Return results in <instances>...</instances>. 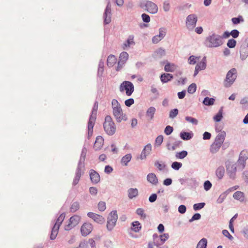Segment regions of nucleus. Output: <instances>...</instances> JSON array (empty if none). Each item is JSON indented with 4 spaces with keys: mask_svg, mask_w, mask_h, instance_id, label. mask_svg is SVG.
Wrapping results in <instances>:
<instances>
[{
    "mask_svg": "<svg viewBox=\"0 0 248 248\" xmlns=\"http://www.w3.org/2000/svg\"><path fill=\"white\" fill-rule=\"evenodd\" d=\"M176 66L174 64L167 63L165 65V70L167 72H172L176 69Z\"/></svg>",
    "mask_w": 248,
    "mask_h": 248,
    "instance_id": "5701e85b",
    "label": "nucleus"
},
{
    "mask_svg": "<svg viewBox=\"0 0 248 248\" xmlns=\"http://www.w3.org/2000/svg\"><path fill=\"white\" fill-rule=\"evenodd\" d=\"M117 62L116 58L113 55H110L107 59V64L108 66H112Z\"/></svg>",
    "mask_w": 248,
    "mask_h": 248,
    "instance_id": "4be33fe9",
    "label": "nucleus"
},
{
    "mask_svg": "<svg viewBox=\"0 0 248 248\" xmlns=\"http://www.w3.org/2000/svg\"><path fill=\"white\" fill-rule=\"evenodd\" d=\"M236 42L234 39H230L227 42V46L230 48L234 47L236 46Z\"/></svg>",
    "mask_w": 248,
    "mask_h": 248,
    "instance_id": "a19ab883",
    "label": "nucleus"
},
{
    "mask_svg": "<svg viewBox=\"0 0 248 248\" xmlns=\"http://www.w3.org/2000/svg\"><path fill=\"white\" fill-rule=\"evenodd\" d=\"M134 103V100L133 98H129L124 101V104L126 106L129 107Z\"/></svg>",
    "mask_w": 248,
    "mask_h": 248,
    "instance_id": "09e8293b",
    "label": "nucleus"
},
{
    "mask_svg": "<svg viewBox=\"0 0 248 248\" xmlns=\"http://www.w3.org/2000/svg\"><path fill=\"white\" fill-rule=\"evenodd\" d=\"M201 218V215L200 214L197 213L193 215L190 221H193L195 220H198Z\"/></svg>",
    "mask_w": 248,
    "mask_h": 248,
    "instance_id": "774afa93",
    "label": "nucleus"
},
{
    "mask_svg": "<svg viewBox=\"0 0 248 248\" xmlns=\"http://www.w3.org/2000/svg\"><path fill=\"white\" fill-rule=\"evenodd\" d=\"M146 10L151 14H155L158 11L157 6L151 1H147L145 4Z\"/></svg>",
    "mask_w": 248,
    "mask_h": 248,
    "instance_id": "9b49d317",
    "label": "nucleus"
},
{
    "mask_svg": "<svg viewBox=\"0 0 248 248\" xmlns=\"http://www.w3.org/2000/svg\"><path fill=\"white\" fill-rule=\"evenodd\" d=\"M80 220V217L77 215H75L70 217L69 223L66 227V229H71L72 228L78 225Z\"/></svg>",
    "mask_w": 248,
    "mask_h": 248,
    "instance_id": "6e6552de",
    "label": "nucleus"
},
{
    "mask_svg": "<svg viewBox=\"0 0 248 248\" xmlns=\"http://www.w3.org/2000/svg\"><path fill=\"white\" fill-rule=\"evenodd\" d=\"M138 194V191L136 188H130L128 190V196L130 199L136 197Z\"/></svg>",
    "mask_w": 248,
    "mask_h": 248,
    "instance_id": "cd10ccee",
    "label": "nucleus"
},
{
    "mask_svg": "<svg viewBox=\"0 0 248 248\" xmlns=\"http://www.w3.org/2000/svg\"><path fill=\"white\" fill-rule=\"evenodd\" d=\"M113 170V169L109 166H106L105 168V172L107 173H110Z\"/></svg>",
    "mask_w": 248,
    "mask_h": 248,
    "instance_id": "338daca9",
    "label": "nucleus"
},
{
    "mask_svg": "<svg viewBox=\"0 0 248 248\" xmlns=\"http://www.w3.org/2000/svg\"><path fill=\"white\" fill-rule=\"evenodd\" d=\"M93 229V226L92 224L85 223L81 226L80 231L82 235L87 236L92 232Z\"/></svg>",
    "mask_w": 248,
    "mask_h": 248,
    "instance_id": "0eeeda50",
    "label": "nucleus"
},
{
    "mask_svg": "<svg viewBox=\"0 0 248 248\" xmlns=\"http://www.w3.org/2000/svg\"><path fill=\"white\" fill-rule=\"evenodd\" d=\"M104 128L106 132L109 135L114 134L116 131L114 123L109 116H107L104 123Z\"/></svg>",
    "mask_w": 248,
    "mask_h": 248,
    "instance_id": "f257e3e1",
    "label": "nucleus"
},
{
    "mask_svg": "<svg viewBox=\"0 0 248 248\" xmlns=\"http://www.w3.org/2000/svg\"><path fill=\"white\" fill-rule=\"evenodd\" d=\"M173 78L172 75L170 74H163L160 77L161 80L163 83H166L170 80Z\"/></svg>",
    "mask_w": 248,
    "mask_h": 248,
    "instance_id": "aec40b11",
    "label": "nucleus"
},
{
    "mask_svg": "<svg viewBox=\"0 0 248 248\" xmlns=\"http://www.w3.org/2000/svg\"><path fill=\"white\" fill-rule=\"evenodd\" d=\"M223 117L222 110H220L218 112L214 117V120L216 122L220 121Z\"/></svg>",
    "mask_w": 248,
    "mask_h": 248,
    "instance_id": "e433bc0d",
    "label": "nucleus"
},
{
    "mask_svg": "<svg viewBox=\"0 0 248 248\" xmlns=\"http://www.w3.org/2000/svg\"><path fill=\"white\" fill-rule=\"evenodd\" d=\"M201 57H196L195 56H191L188 60V62L189 64H195L197 62H199Z\"/></svg>",
    "mask_w": 248,
    "mask_h": 248,
    "instance_id": "bb28decb",
    "label": "nucleus"
},
{
    "mask_svg": "<svg viewBox=\"0 0 248 248\" xmlns=\"http://www.w3.org/2000/svg\"><path fill=\"white\" fill-rule=\"evenodd\" d=\"M155 112V108L154 107H150L148 108L146 112V116L149 119H152Z\"/></svg>",
    "mask_w": 248,
    "mask_h": 248,
    "instance_id": "b1692460",
    "label": "nucleus"
},
{
    "mask_svg": "<svg viewBox=\"0 0 248 248\" xmlns=\"http://www.w3.org/2000/svg\"><path fill=\"white\" fill-rule=\"evenodd\" d=\"M236 70L235 68L231 69L227 74L226 79L224 81L225 87H230L236 78Z\"/></svg>",
    "mask_w": 248,
    "mask_h": 248,
    "instance_id": "7ed1b4c3",
    "label": "nucleus"
},
{
    "mask_svg": "<svg viewBox=\"0 0 248 248\" xmlns=\"http://www.w3.org/2000/svg\"><path fill=\"white\" fill-rule=\"evenodd\" d=\"M224 140V136H219L216 138L215 141L211 146V149L212 151L218 149L221 146V144L223 142Z\"/></svg>",
    "mask_w": 248,
    "mask_h": 248,
    "instance_id": "9d476101",
    "label": "nucleus"
},
{
    "mask_svg": "<svg viewBox=\"0 0 248 248\" xmlns=\"http://www.w3.org/2000/svg\"><path fill=\"white\" fill-rule=\"evenodd\" d=\"M169 235L168 233H163L160 236L161 241L165 242L169 238Z\"/></svg>",
    "mask_w": 248,
    "mask_h": 248,
    "instance_id": "6e6d98bb",
    "label": "nucleus"
},
{
    "mask_svg": "<svg viewBox=\"0 0 248 248\" xmlns=\"http://www.w3.org/2000/svg\"><path fill=\"white\" fill-rule=\"evenodd\" d=\"M182 166V164L178 162H174L171 164V167L175 170H178Z\"/></svg>",
    "mask_w": 248,
    "mask_h": 248,
    "instance_id": "ea45409f",
    "label": "nucleus"
},
{
    "mask_svg": "<svg viewBox=\"0 0 248 248\" xmlns=\"http://www.w3.org/2000/svg\"><path fill=\"white\" fill-rule=\"evenodd\" d=\"M134 44V37L133 36H129L126 41L124 43L123 48L124 49H125L130 46Z\"/></svg>",
    "mask_w": 248,
    "mask_h": 248,
    "instance_id": "6ab92c4d",
    "label": "nucleus"
},
{
    "mask_svg": "<svg viewBox=\"0 0 248 248\" xmlns=\"http://www.w3.org/2000/svg\"><path fill=\"white\" fill-rule=\"evenodd\" d=\"M222 233L223 235L227 237H228L229 239L232 240L233 237L230 234L229 232L227 230H224L222 231Z\"/></svg>",
    "mask_w": 248,
    "mask_h": 248,
    "instance_id": "4d7b16f0",
    "label": "nucleus"
},
{
    "mask_svg": "<svg viewBox=\"0 0 248 248\" xmlns=\"http://www.w3.org/2000/svg\"><path fill=\"white\" fill-rule=\"evenodd\" d=\"M187 155V152L186 151H183L180 152L176 153L175 156L178 159H183Z\"/></svg>",
    "mask_w": 248,
    "mask_h": 248,
    "instance_id": "2f4dec72",
    "label": "nucleus"
},
{
    "mask_svg": "<svg viewBox=\"0 0 248 248\" xmlns=\"http://www.w3.org/2000/svg\"><path fill=\"white\" fill-rule=\"evenodd\" d=\"M212 186L211 183L209 181H206L204 184V188L206 190H208Z\"/></svg>",
    "mask_w": 248,
    "mask_h": 248,
    "instance_id": "5fc2aeb1",
    "label": "nucleus"
},
{
    "mask_svg": "<svg viewBox=\"0 0 248 248\" xmlns=\"http://www.w3.org/2000/svg\"><path fill=\"white\" fill-rule=\"evenodd\" d=\"M205 205L204 203H199L195 204L193 206V208L195 210H200Z\"/></svg>",
    "mask_w": 248,
    "mask_h": 248,
    "instance_id": "c03bdc74",
    "label": "nucleus"
},
{
    "mask_svg": "<svg viewBox=\"0 0 248 248\" xmlns=\"http://www.w3.org/2000/svg\"><path fill=\"white\" fill-rule=\"evenodd\" d=\"M142 20L145 22H149L150 21V16L146 14H143L142 15Z\"/></svg>",
    "mask_w": 248,
    "mask_h": 248,
    "instance_id": "864d4df0",
    "label": "nucleus"
},
{
    "mask_svg": "<svg viewBox=\"0 0 248 248\" xmlns=\"http://www.w3.org/2000/svg\"><path fill=\"white\" fill-rule=\"evenodd\" d=\"M231 35L233 38H237L239 34V32L236 30H233L230 32Z\"/></svg>",
    "mask_w": 248,
    "mask_h": 248,
    "instance_id": "603ef678",
    "label": "nucleus"
},
{
    "mask_svg": "<svg viewBox=\"0 0 248 248\" xmlns=\"http://www.w3.org/2000/svg\"><path fill=\"white\" fill-rule=\"evenodd\" d=\"M179 212L181 214H184L186 211V207L185 205H181L178 208Z\"/></svg>",
    "mask_w": 248,
    "mask_h": 248,
    "instance_id": "052dcab7",
    "label": "nucleus"
},
{
    "mask_svg": "<svg viewBox=\"0 0 248 248\" xmlns=\"http://www.w3.org/2000/svg\"><path fill=\"white\" fill-rule=\"evenodd\" d=\"M117 218L118 216L117 212L115 211H112L108 217V219H110L111 220H112V221H117Z\"/></svg>",
    "mask_w": 248,
    "mask_h": 248,
    "instance_id": "c9c22d12",
    "label": "nucleus"
},
{
    "mask_svg": "<svg viewBox=\"0 0 248 248\" xmlns=\"http://www.w3.org/2000/svg\"><path fill=\"white\" fill-rule=\"evenodd\" d=\"M207 244V239L202 238L198 243L196 248H206Z\"/></svg>",
    "mask_w": 248,
    "mask_h": 248,
    "instance_id": "a878e982",
    "label": "nucleus"
},
{
    "mask_svg": "<svg viewBox=\"0 0 248 248\" xmlns=\"http://www.w3.org/2000/svg\"><path fill=\"white\" fill-rule=\"evenodd\" d=\"M65 217V215L64 214H62L61 215H60L57 219V222L56 224H57V223H61L62 221L63 220Z\"/></svg>",
    "mask_w": 248,
    "mask_h": 248,
    "instance_id": "bf43d9fd",
    "label": "nucleus"
},
{
    "mask_svg": "<svg viewBox=\"0 0 248 248\" xmlns=\"http://www.w3.org/2000/svg\"><path fill=\"white\" fill-rule=\"evenodd\" d=\"M197 21V16L194 15H189L186 18V25L188 29H191L195 27Z\"/></svg>",
    "mask_w": 248,
    "mask_h": 248,
    "instance_id": "39448f33",
    "label": "nucleus"
},
{
    "mask_svg": "<svg viewBox=\"0 0 248 248\" xmlns=\"http://www.w3.org/2000/svg\"><path fill=\"white\" fill-rule=\"evenodd\" d=\"M137 214L140 216V219H144L146 218V214L144 212V210L142 208H138L136 210Z\"/></svg>",
    "mask_w": 248,
    "mask_h": 248,
    "instance_id": "473e14b6",
    "label": "nucleus"
},
{
    "mask_svg": "<svg viewBox=\"0 0 248 248\" xmlns=\"http://www.w3.org/2000/svg\"><path fill=\"white\" fill-rule=\"evenodd\" d=\"M163 141V137L162 135L158 136L155 140V144L160 145Z\"/></svg>",
    "mask_w": 248,
    "mask_h": 248,
    "instance_id": "8fccbe9b",
    "label": "nucleus"
},
{
    "mask_svg": "<svg viewBox=\"0 0 248 248\" xmlns=\"http://www.w3.org/2000/svg\"><path fill=\"white\" fill-rule=\"evenodd\" d=\"M128 59V54L126 52H122L119 57L118 64H124Z\"/></svg>",
    "mask_w": 248,
    "mask_h": 248,
    "instance_id": "f3484780",
    "label": "nucleus"
},
{
    "mask_svg": "<svg viewBox=\"0 0 248 248\" xmlns=\"http://www.w3.org/2000/svg\"><path fill=\"white\" fill-rule=\"evenodd\" d=\"M112 110L113 114L117 122H120L122 121L126 120V116L125 114H124L121 107L113 109Z\"/></svg>",
    "mask_w": 248,
    "mask_h": 248,
    "instance_id": "20e7f679",
    "label": "nucleus"
},
{
    "mask_svg": "<svg viewBox=\"0 0 248 248\" xmlns=\"http://www.w3.org/2000/svg\"><path fill=\"white\" fill-rule=\"evenodd\" d=\"M119 90L121 93H125L126 95L129 96L134 92V86L131 82L124 81L121 84Z\"/></svg>",
    "mask_w": 248,
    "mask_h": 248,
    "instance_id": "f03ea898",
    "label": "nucleus"
},
{
    "mask_svg": "<svg viewBox=\"0 0 248 248\" xmlns=\"http://www.w3.org/2000/svg\"><path fill=\"white\" fill-rule=\"evenodd\" d=\"M233 197L234 199L239 201L241 202H243L245 201L244 193L240 191L235 192L233 195Z\"/></svg>",
    "mask_w": 248,
    "mask_h": 248,
    "instance_id": "2eb2a0df",
    "label": "nucleus"
},
{
    "mask_svg": "<svg viewBox=\"0 0 248 248\" xmlns=\"http://www.w3.org/2000/svg\"><path fill=\"white\" fill-rule=\"evenodd\" d=\"M88 216L98 223H102L105 221V219L102 216L92 212L88 213Z\"/></svg>",
    "mask_w": 248,
    "mask_h": 248,
    "instance_id": "f8f14e48",
    "label": "nucleus"
},
{
    "mask_svg": "<svg viewBox=\"0 0 248 248\" xmlns=\"http://www.w3.org/2000/svg\"><path fill=\"white\" fill-rule=\"evenodd\" d=\"M90 176L91 181L94 184H97L100 181L99 174L93 170H90Z\"/></svg>",
    "mask_w": 248,
    "mask_h": 248,
    "instance_id": "ddd939ff",
    "label": "nucleus"
},
{
    "mask_svg": "<svg viewBox=\"0 0 248 248\" xmlns=\"http://www.w3.org/2000/svg\"><path fill=\"white\" fill-rule=\"evenodd\" d=\"M131 154H127L124 155L121 160L122 163L124 164L125 165H126L131 160Z\"/></svg>",
    "mask_w": 248,
    "mask_h": 248,
    "instance_id": "c85d7f7f",
    "label": "nucleus"
},
{
    "mask_svg": "<svg viewBox=\"0 0 248 248\" xmlns=\"http://www.w3.org/2000/svg\"><path fill=\"white\" fill-rule=\"evenodd\" d=\"M211 135L208 132H205L203 135V139L204 140H209L211 138Z\"/></svg>",
    "mask_w": 248,
    "mask_h": 248,
    "instance_id": "e2e57ef3",
    "label": "nucleus"
},
{
    "mask_svg": "<svg viewBox=\"0 0 248 248\" xmlns=\"http://www.w3.org/2000/svg\"><path fill=\"white\" fill-rule=\"evenodd\" d=\"M196 85L195 83H192L188 86L187 89V92H188V93L192 94L196 92Z\"/></svg>",
    "mask_w": 248,
    "mask_h": 248,
    "instance_id": "f704fd0d",
    "label": "nucleus"
},
{
    "mask_svg": "<svg viewBox=\"0 0 248 248\" xmlns=\"http://www.w3.org/2000/svg\"><path fill=\"white\" fill-rule=\"evenodd\" d=\"M90 192L92 195H96L97 193V189L95 187H91L90 188Z\"/></svg>",
    "mask_w": 248,
    "mask_h": 248,
    "instance_id": "69168bd1",
    "label": "nucleus"
},
{
    "mask_svg": "<svg viewBox=\"0 0 248 248\" xmlns=\"http://www.w3.org/2000/svg\"><path fill=\"white\" fill-rule=\"evenodd\" d=\"M186 120L190 122V123H191L194 124H197V123H198V121L197 119H196L195 118H192L191 117H186Z\"/></svg>",
    "mask_w": 248,
    "mask_h": 248,
    "instance_id": "de8ad7c7",
    "label": "nucleus"
},
{
    "mask_svg": "<svg viewBox=\"0 0 248 248\" xmlns=\"http://www.w3.org/2000/svg\"><path fill=\"white\" fill-rule=\"evenodd\" d=\"M232 20L234 24H237L243 21V18L242 16H240L238 17L232 18Z\"/></svg>",
    "mask_w": 248,
    "mask_h": 248,
    "instance_id": "79ce46f5",
    "label": "nucleus"
},
{
    "mask_svg": "<svg viewBox=\"0 0 248 248\" xmlns=\"http://www.w3.org/2000/svg\"><path fill=\"white\" fill-rule=\"evenodd\" d=\"M155 166L158 168L159 170H162L164 169L165 165L163 163H161L160 162H157L155 163Z\"/></svg>",
    "mask_w": 248,
    "mask_h": 248,
    "instance_id": "13d9d810",
    "label": "nucleus"
},
{
    "mask_svg": "<svg viewBox=\"0 0 248 248\" xmlns=\"http://www.w3.org/2000/svg\"><path fill=\"white\" fill-rule=\"evenodd\" d=\"M236 218V215H235L234 216H233L232 218L230 220V223H229V228L231 230V231L233 232H234V228H233V222L234 221V220H235V219Z\"/></svg>",
    "mask_w": 248,
    "mask_h": 248,
    "instance_id": "37998d69",
    "label": "nucleus"
},
{
    "mask_svg": "<svg viewBox=\"0 0 248 248\" xmlns=\"http://www.w3.org/2000/svg\"><path fill=\"white\" fill-rule=\"evenodd\" d=\"M206 67V60L205 58H201L199 62H198L194 72V76L197 75L200 71L204 70Z\"/></svg>",
    "mask_w": 248,
    "mask_h": 248,
    "instance_id": "423d86ee",
    "label": "nucleus"
},
{
    "mask_svg": "<svg viewBox=\"0 0 248 248\" xmlns=\"http://www.w3.org/2000/svg\"><path fill=\"white\" fill-rule=\"evenodd\" d=\"M112 109L121 107L120 104L116 99H113L111 101Z\"/></svg>",
    "mask_w": 248,
    "mask_h": 248,
    "instance_id": "58836bf2",
    "label": "nucleus"
},
{
    "mask_svg": "<svg viewBox=\"0 0 248 248\" xmlns=\"http://www.w3.org/2000/svg\"><path fill=\"white\" fill-rule=\"evenodd\" d=\"M170 8V3L168 2H165L163 4V9L165 11H168Z\"/></svg>",
    "mask_w": 248,
    "mask_h": 248,
    "instance_id": "0e129e2a",
    "label": "nucleus"
},
{
    "mask_svg": "<svg viewBox=\"0 0 248 248\" xmlns=\"http://www.w3.org/2000/svg\"><path fill=\"white\" fill-rule=\"evenodd\" d=\"M161 40L162 39L159 35H156L154 36L152 39L153 43L155 44L157 43Z\"/></svg>",
    "mask_w": 248,
    "mask_h": 248,
    "instance_id": "680f3d73",
    "label": "nucleus"
},
{
    "mask_svg": "<svg viewBox=\"0 0 248 248\" xmlns=\"http://www.w3.org/2000/svg\"><path fill=\"white\" fill-rule=\"evenodd\" d=\"M224 173V170L223 169L221 168L217 169L216 171V174L219 179H221L223 177Z\"/></svg>",
    "mask_w": 248,
    "mask_h": 248,
    "instance_id": "4c0bfd02",
    "label": "nucleus"
},
{
    "mask_svg": "<svg viewBox=\"0 0 248 248\" xmlns=\"http://www.w3.org/2000/svg\"><path fill=\"white\" fill-rule=\"evenodd\" d=\"M116 221H112L110 219H108L107 225V228L108 230H111L115 226Z\"/></svg>",
    "mask_w": 248,
    "mask_h": 248,
    "instance_id": "72a5a7b5",
    "label": "nucleus"
},
{
    "mask_svg": "<svg viewBox=\"0 0 248 248\" xmlns=\"http://www.w3.org/2000/svg\"><path fill=\"white\" fill-rule=\"evenodd\" d=\"M141 224L139 221H135L132 223L131 230L134 232H138L141 229Z\"/></svg>",
    "mask_w": 248,
    "mask_h": 248,
    "instance_id": "412c9836",
    "label": "nucleus"
},
{
    "mask_svg": "<svg viewBox=\"0 0 248 248\" xmlns=\"http://www.w3.org/2000/svg\"><path fill=\"white\" fill-rule=\"evenodd\" d=\"M173 131V127L168 125L165 129L164 132L167 135H170Z\"/></svg>",
    "mask_w": 248,
    "mask_h": 248,
    "instance_id": "a18cd8bd",
    "label": "nucleus"
},
{
    "mask_svg": "<svg viewBox=\"0 0 248 248\" xmlns=\"http://www.w3.org/2000/svg\"><path fill=\"white\" fill-rule=\"evenodd\" d=\"M147 179L148 182L153 185H156L158 183V179L155 174L153 173H151L148 174Z\"/></svg>",
    "mask_w": 248,
    "mask_h": 248,
    "instance_id": "a211bd4d",
    "label": "nucleus"
},
{
    "mask_svg": "<svg viewBox=\"0 0 248 248\" xmlns=\"http://www.w3.org/2000/svg\"><path fill=\"white\" fill-rule=\"evenodd\" d=\"M152 150V146L151 144H148L145 146L140 155L141 159L145 158L146 156L148 155Z\"/></svg>",
    "mask_w": 248,
    "mask_h": 248,
    "instance_id": "dca6fc26",
    "label": "nucleus"
},
{
    "mask_svg": "<svg viewBox=\"0 0 248 248\" xmlns=\"http://www.w3.org/2000/svg\"><path fill=\"white\" fill-rule=\"evenodd\" d=\"M59 226V224L57 225L56 224L54 225L50 235V238L51 239H54L56 238L58 232Z\"/></svg>",
    "mask_w": 248,
    "mask_h": 248,
    "instance_id": "393cba45",
    "label": "nucleus"
},
{
    "mask_svg": "<svg viewBox=\"0 0 248 248\" xmlns=\"http://www.w3.org/2000/svg\"><path fill=\"white\" fill-rule=\"evenodd\" d=\"M208 41L209 42L208 45L211 47H216L220 45V40L218 37L215 35L210 36L208 38Z\"/></svg>",
    "mask_w": 248,
    "mask_h": 248,
    "instance_id": "1a4fd4ad",
    "label": "nucleus"
},
{
    "mask_svg": "<svg viewBox=\"0 0 248 248\" xmlns=\"http://www.w3.org/2000/svg\"><path fill=\"white\" fill-rule=\"evenodd\" d=\"M180 137L184 140H188L192 138V134L188 132H182L180 134Z\"/></svg>",
    "mask_w": 248,
    "mask_h": 248,
    "instance_id": "7c9ffc66",
    "label": "nucleus"
},
{
    "mask_svg": "<svg viewBox=\"0 0 248 248\" xmlns=\"http://www.w3.org/2000/svg\"><path fill=\"white\" fill-rule=\"evenodd\" d=\"M98 209L101 211H103L106 209V203L104 202H101L98 203Z\"/></svg>",
    "mask_w": 248,
    "mask_h": 248,
    "instance_id": "3c124183",
    "label": "nucleus"
},
{
    "mask_svg": "<svg viewBox=\"0 0 248 248\" xmlns=\"http://www.w3.org/2000/svg\"><path fill=\"white\" fill-rule=\"evenodd\" d=\"M178 113V110L176 108L172 109L170 112V117L173 118L177 115Z\"/></svg>",
    "mask_w": 248,
    "mask_h": 248,
    "instance_id": "49530a36",
    "label": "nucleus"
},
{
    "mask_svg": "<svg viewBox=\"0 0 248 248\" xmlns=\"http://www.w3.org/2000/svg\"><path fill=\"white\" fill-rule=\"evenodd\" d=\"M215 99L213 98L206 97L204 98L203 103L206 106L213 105L214 104Z\"/></svg>",
    "mask_w": 248,
    "mask_h": 248,
    "instance_id": "c756f323",
    "label": "nucleus"
},
{
    "mask_svg": "<svg viewBox=\"0 0 248 248\" xmlns=\"http://www.w3.org/2000/svg\"><path fill=\"white\" fill-rule=\"evenodd\" d=\"M104 145V139L101 136H97L93 145V148L97 151L101 149Z\"/></svg>",
    "mask_w": 248,
    "mask_h": 248,
    "instance_id": "4468645a",
    "label": "nucleus"
}]
</instances>
